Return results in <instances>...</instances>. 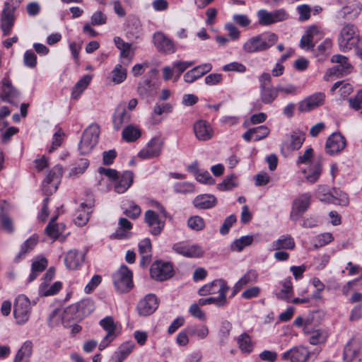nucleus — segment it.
Returning <instances> with one entry per match:
<instances>
[{
    "label": "nucleus",
    "instance_id": "f257e3e1",
    "mask_svg": "<svg viewBox=\"0 0 362 362\" xmlns=\"http://www.w3.org/2000/svg\"><path fill=\"white\" fill-rule=\"evenodd\" d=\"M278 40L274 33L264 32L248 38L243 45V50L247 54L263 52L274 46Z\"/></svg>",
    "mask_w": 362,
    "mask_h": 362
},
{
    "label": "nucleus",
    "instance_id": "f03ea898",
    "mask_svg": "<svg viewBox=\"0 0 362 362\" xmlns=\"http://www.w3.org/2000/svg\"><path fill=\"white\" fill-rule=\"evenodd\" d=\"M361 38L356 26L353 24H346L342 28L338 38V44L341 51L346 52L353 47L356 48Z\"/></svg>",
    "mask_w": 362,
    "mask_h": 362
},
{
    "label": "nucleus",
    "instance_id": "7ed1b4c3",
    "mask_svg": "<svg viewBox=\"0 0 362 362\" xmlns=\"http://www.w3.org/2000/svg\"><path fill=\"white\" fill-rule=\"evenodd\" d=\"M259 99L265 105H271L279 96L276 86L272 83V75L264 72L258 77Z\"/></svg>",
    "mask_w": 362,
    "mask_h": 362
},
{
    "label": "nucleus",
    "instance_id": "20e7f679",
    "mask_svg": "<svg viewBox=\"0 0 362 362\" xmlns=\"http://www.w3.org/2000/svg\"><path fill=\"white\" fill-rule=\"evenodd\" d=\"M100 129L98 124H90L83 132L78 149L81 154L89 153L98 142Z\"/></svg>",
    "mask_w": 362,
    "mask_h": 362
},
{
    "label": "nucleus",
    "instance_id": "39448f33",
    "mask_svg": "<svg viewBox=\"0 0 362 362\" xmlns=\"http://www.w3.org/2000/svg\"><path fill=\"white\" fill-rule=\"evenodd\" d=\"M331 62L335 63L336 65L327 70L324 76L325 81H329L331 77L334 76L337 77L346 76L353 71V66L349 62V59L344 55H333L331 58Z\"/></svg>",
    "mask_w": 362,
    "mask_h": 362
},
{
    "label": "nucleus",
    "instance_id": "423d86ee",
    "mask_svg": "<svg viewBox=\"0 0 362 362\" xmlns=\"http://www.w3.org/2000/svg\"><path fill=\"white\" fill-rule=\"evenodd\" d=\"M31 314V302L25 295H18L13 303V316L18 325L26 323Z\"/></svg>",
    "mask_w": 362,
    "mask_h": 362
},
{
    "label": "nucleus",
    "instance_id": "0eeeda50",
    "mask_svg": "<svg viewBox=\"0 0 362 362\" xmlns=\"http://www.w3.org/2000/svg\"><path fill=\"white\" fill-rule=\"evenodd\" d=\"M116 289L120 293L128 292L133 287L132 272L125 265H122L112 276Z\"/></svg>",
    "mask_w": 362,
    "mask_h": 362
},
{
    "label": "nucleus",
    "instance_id": "6e6552de",
    "mask_svg": "<svg viewBox=\"0 0 362 362\" xmlns=\"http://www.w3.org/2000/svg\"><path fill=\"white\" fill-rule=\"evenodd\" d=\"M229 290L227 282L223 279H215L199 288L198 293L204 296L218 293V298L226 299V293Z\"/></svg>",
    "mask_w": 362,
    "mask_h": 362
},
{
    "label": "nucleus",
    "instance_id": "1a4fd4ad",
    "mask_svg": "<svg viewBox=\"0 0 362 362\" xmlns=\"http://www.w3.org/2000/svg\"><path fill=\"white\" fill-rule=\"evenodd\" d=\"M99 325L107 332L106 335L98 345V349H105L117 336V325L112 316H107L100 320Z\"/></svg>",
    "mask_w": 362,
    "mask_h": 362
},
{
    "label": "nucleus",
    "instance_id": "9d476101",
    "mask_svg": "<svg viewBox=\"0 0 362 362\" xmlns=\"http://www.w3.org/2000/svg\"><path fill=\"white\" fill-rule=\"evenodd\" d=\"M172 249L175 253L189 258H199L204 254L201 245H190L185 241L173 244Z\"/></svg>",
    "mask_w": 362,
    "mask_h": 362
},
{
    "label": "nucleus",
    "instance_id": "9b49d317",
    "mask_svg": "<svg viewBox=\"0 0 362 362\" xmlns=\"http://www.w3.org/2000/svg\"><path fill=\"white\" fill-rule=\"evenodd\" d=\"M258 22L261 25H269L288 18V14L283 9H277L273 11H267L261 9L257 12Z\"/></svg>",
    "mask_w": 362,
    "mask_h": 362
},
{
    "label": "nucleus",
    "instance_id": "f8f14e48",
    "mask_svg": "<svg viewBox=\"0 0 362 362\" xmlns=\"http://www.w3.org/2000/svg\"><path fill=\"white\" fill-rule=\"evenodd\" d=\"M311 202V194L309 192L300 194L293 202L290 218L297 221L300 217L308 210Z\"/></svg>",
    "mask_w": 362,
    "mask_h": 362
},
{
    "label": "nucleus",
    "instance_id": "ddd939ff",
    "mask_svg": "<svg viewBox=\"0 0 362 362\" xmlns=\"http://www.w3.org/2000/svg\"><path fill=\"white\" fill-rule=\"evenodd\" d=\"M362 7L360 2L353 1L338 10L334 18L335 21L340 23L345 19H356L361 12Z\"/></svg>",
    "mask_w": 362,
    "mask_h": 362
},
{
    "label": "nucleus",
    "instance_id": "4468645a",
    "mask_svg": "<svg viewBox=\"0 0 362 362\" xmlns=\"http://www.w3.org/2000/svg\"><path fill=\"white\" fill-rule=\"evenodd\" d=\"M63 175L62 167L57 165L47 174L43 181L42 190L46 194H52L57 191V185Z\"/></svg>",
    "mask_w": 362,
    "mask_h": 362
},
{
    "label": "nucleus",
    "instance_id": "2eb2a0df",
    "mask_svg": "<svg viewBox=\"0 0 362 362\" xmlns=\"http://www.w3.org/2000/svg\"><path fill=\"white\" fill-rule=\"evenodd\" d=\"M163 146V141L160 136L152 138L143 148L138 156L142 159H151L160 156Z\"/></svg>",
    "mask_w": 362,
    "mask_h": 362
},
{
    "label": "nucleus",
    "instance_id": "dca6fc26",
    "mask_svg": "<svg viewBox=\"0 0 362 362\" xmlns=\"http://www.w3.org/2000/svg\"><path fill=\"white\" fill-rule=\"evenodd\" d=\"M153 41L156 49L160 53L171 54L177 50L175 42L161 32L153 34Z\"/></svg>",
    "mask_w": 362,
    "mask_h": 362
},
{
    "label": "nucleus",
    "instance_id": "f3484780",
    "mask_svg": "<svg viewBox=\"0 0 362 362\" xmlns=\"http://www.w3.org/2000/svg\"><path fill=\"white\" fill-rule=\"evenodd\" d=\"M158 307V300L157 297L154 294L150 293L139 300L136 310L140 316L146 317L153 314Z\"/></svg>",
    "mask_w": 362,
    "mask_h": 362
},
{
    "label": "nucleus",
    "instance_id": "a211bd4d",
    "mask_svg": "<svg viewBox=\"0 0 362 362\" xmlns=\"http://www.w3.org/2000/svg\"><path fill=\"white\" fill-rule=\"evenodd\" d=\"M343 360L345 362H362L361 346L354 338L351 339L345 345L343 352Z\"/></svg>",
    "mask_w": 362,
    "mask_h": 362
},
{
    "label": "nucleus",
    "instance_id": "6ab92c4d",
    "mask_svg": "<svg viewBox=\"0 0 362 362\" xmlns=\"http://www.w3.org/2000/svg\"><path fill=\"white\" fill-rule=\"evenodd\" d=\"M150 274L157 281H165L173 275V266L168 262H157L151 266Z\"/></svg>",
    "mask_w": 362,
    "mask_h": 362
},
{
    "label": "nucleus",
    "instance_id": "aec40b11",
    "mask_svg": "<svg viewBox=\"0 0 362 362\" xmlns=\"http://www.w3.org/2000/svg\"><path fill=\"white\" fill-rule=\"evenodd\" d=\"M345 146V138L339 133H333L326 141L325 151L327 154L333 156L343 151Z\"/></svg>",
    "mask_w": 362,
    "mask_h": 362
},
{
    "label": "nucleus",
    "instance_id": "412c9836",
    "mask_svg": "<svg viewBox=\"0 0 362 362\" xmlns=\"http://www.w3.org/2000/svg\"><path fill=\"white\" fill-rule=\"evenodd\" d=\"M325 95L322 92H317L304 100L298 104V110L300 112H310L321 105L325 103Z\"/></svg>",
    "mask_w": 362,
    "mask_h": 362
},
{
    "label": "nucleus",
    "instance_id": "4be33fe9",
    "mask_svg": "<svg viewBox=\"0 0 362 362\" xmlns=\"http://www.w3.org/2000/svg\"><path fill=\"white\" fill-rule=\"evenodd\" d=\"M195 137L200 141L211 139L214 132L211 125L206 120L199 119L194 122L193 126Z\"/></svg>",
    "mask_w": 362,
    "mask_h": 362
},
{
    "label": "nucleus",
    "instance_id": "5701e85b",
    "mask_svg": "<svg viewBox=\"0 0 362 362\" xmlns=\"http://www.w3.org/2000/svg\"><path fill=\"white\" fill-rule=\"evenodd\" d=\"M310 351L305 346H296L282 354V359L291 362H306L310 357Z\"/></svg>",
    "mask_w": 362,
    "mask_h": 362
},
{
    "label": "nucleus",
    "instance_id": "b1692460",
    "mask_svg": "<svg viewBox=\"0 0 362 362\" xmlns=\"http://www.w3.org/2000/svg\"><path fill=\"white\" fill-rule=\"evenodd\" d=\"M131 113L127 110V105L124 103H122L117 105L115 109L112 123L115 130L120 129L123 124L131 120Z\"/></svg>",
    "mask_w": 362,
    "mask_h": 362
},
{
    "label": "nucleus",
    "instance_id": "393cba45",
    "mask_svg": "<svg viewBox=\"0 0 362 362\" xmlns=\"http://www.w3.org/2000/svg\"><path fill=\"white\" fill-rule=\"evenodd\" d=\"M211 69L212 65L210 63L198 65L184 74V81L187 83H192L211 71Z\"/></svg>",
    "mask_w": 362,
    "mask_h": 362
},
{
    "label": "nucleus",
    "instance_id": "a878e982",
    "mask_svg": "<svg viewBox=\"0 0 362 362\" xmlns=\"http://www.w3.org/2000/svg\"><path fill=\"white\" fill-rule=\"evenodd\" d=\"M145 221L150 228V233L158 235L163 230L165 223L159 219L158 215L152 210L145 213Z\"/></svg>",
    "mask_w": 362,
    "mask_h": 362
},
{
    "label": "nucleus",
    "instance_id": "bb28decb",
    "mask_svg": "<svg viewBox=\"0 0 362 362\" xmlns=\"http://www.w3.org/2000/svg\"><path fill=\"white\" fill-rule=\"evenodd\" d=\"M320 28L316 25L310 26L302 36L300 41V47L304 50H310L314 48L315 37L320 35Z\"/></svg>",
    "mask_w": 362,
    "mask_h": 362
},
{
    "label": "nucleus",
    "instance_id": "cd10ccee",
    "mask_svg": "<svg viewBox=\"0 0 362 362\" xmlns=\"http://www.w3.org/2000/svg\"><path fill=\"white\" fill-rule=\"evenodd\" d=\"M85 254L76 250H69L64 258V263L67 269L75 270L82 264L84 261Z\"/></svg>",
    "mask_w": 362,
    "mask_h": 362
},
{
    "label": "nucleus",
    "instance_id": "c85d7f7f",
    "mask_svg": "<svg viewBox=\"0 0 362 362\" xmlns=\"http://www.w3.org/2000/svg\"><path fill=\"white\" fill-rule=\"evenodd\" d=\"M115 47L120 51L119 58L127 59L128 65L134 57L135 49L132 48V44L124 42L120 37L116 36L113 39Z\"/></svg>",
    "mask_w": 362,
    "mask_h": 362
},
{
    "label": "nucleus",
    "instance_id": "c756f323",
    "mask_svg": "<svg viewBox=\"0 0 362 362\" xmlns=\"http://www.w3.org/2000/svg\"><path fill=\"white\" fill-rule=\"evenodd\" d=\"M92 212V204L81 203L74 214V223L79 226H83L88 221Z\"/></svg>",
    "mask_w": 362,
    "mask_h": 362
},
{
    "label": "nucleus",
    "instance_id": "7c9ffc66",
    "mask_svg": "<svg viewBox=\"0 0 362 362\" xmlns=\"http://www.w3.org/2000/svg\"><path fill=\"white\" fill-rule=\"evenodd\" d=\"M117 179V180L115 183V190L116 192L122 194L125 192L132 185L134 175L132 171H125Z\"/></svg>",
    "mask_w": 362,
    "mask_h": 362
},
{
    "label": "nucleus",
    "instance_id": "2f4dec72",
    "mask_svg": "<svg viewBox=\"0 0 362 362\" xmlns=\"http://www.w3.org/2000/svg\"><path fill=\"white\" fill-rule=\"evenodd\" d=\"M14 21V11L4 8L1 16V28L4 35L10 34Z\"/></svg>",
    "mask_w": 362,
    "mask_h": 362
},
{
    "label": "nucleus",
    "instance_id": "473e14b6",
    "mask_svg": "<svg viewBox=\"0 0 362 362\" xmlns=\"http://www.w3.org/2000/svg\"><path fill=\"white\" fill-rule=\"evenodd\" d=\"M139 251L141 257L140 264L144 267L150 263L151 259V243L150 239L145 238L139 242Z\"/></svg>",
    "mask_w": 362,
    "mask_h": 362
},
{
    "label": "nucleus",
    "instance_id": "72a5a7b5",
    "mask_svg": "<svg viewBox=\"0 0 362 362\" xmlns=\"http://www.w3.org/2000/svg\"><path fill=\"white\" fill-rule=\"evenodd\" d=\"M48 262L45 257H37L31 264V272L28 279V283L33 281L39 274L47 267Z\"/></svg>",
    "mask_w": 362,
    "mask_h": 362
},
{
    "label": "nucleus",
    "instance_id": "f704fd0d",
    "mask_svg": "<svg viewBox=\"0 0 362 362\" xmlns=\"http://www.w3.org/2000/svg\"><path fill=\"white\" fill-rule=\"evenodd\" d=\"M296 246L293 238L288 235L280 236L276 240L272 243V250H293Z\"/></svg>",
    "mask_w": 362,
    "mask_h": 362
},
{
    "label": "nucleus",
    "instance_id": "c9c22d12",
    "mask_svg": "<svg viewBox=\"0 0 362 362\" xmlns=\"http://www.w3.org/2000/svg\"><path fill=\"white\" fill-rule=\"evenodd\" d=\"M193 204L197 209H210L216 205V198L211 194H202L194 199Z\"/></svg>",
    "mask_w": 362,
    "mask_h": 362
},
{
    "label": "nucleus",
    "instance_id": "e433bc0d",
    "mask_svg": "<svg viewBox=\"0 0 362 362\" xmlns=\"http://www.w3.org/2000/svg\"><path fill=\"white\" fill-rule=\"evenodd\" d=\"M2 95L1 98L4 101L11 103V99L17 98L19 95L18 91L11 85V81L7 78L2 81Z\"/></svg>",
    "mask_w": 362,
    "mask_h": 362
},
{
    "label": "nucleus",
    "instance_id": "4c0bfd02",
    "mask_svg": "<svg viewBox=\"0 0 362 362\" xmlns=\"http://www.w3.org/2000/svg\"><path fill=\"white\" fill-rule=\"evenodd\" d=\"M91 80L92 76L90 75L87 74L83 76L73 87L71 91L72 98L75 100L78 99L87 88Z\"/></svg>",
    "mask_w": 362,
    "mask_h": 362
},
{
    "label": "nucleus",
    "instance_id": "58836bf2",
    "mask_svg": "<svg viewBox=\"0 0 362 362\" xmlns=\"http://www.w3.org/2000/svg\"><path fill=\"white\" fill-rule=\"evenodd\" d=\"M33 352V344L30 341H26L23 343L21 349L17 352L14 362H28Z\"/></svg>",
    "mask_w": 362,
    "mask_h": 362
},
{
    "label": "nucleus",
    "instance_id": "ea45409f",
    "mask_svg": "<svg viewBox=\"0 0 362 362\" xmlns=\"http://www.w3.org/2000/svg\"><path fill=\"white\" fill-rule=\"evenodd\" d=\"M38 241V237L36 235H33L26 240L23 244L21 245V251L16 255L15 260L16 262H19L21 260L25 255L30 252L33 248L35 247Z\"/></svg>",
    "mask_w": 362,
    "mask_h": 362
},
{
    "label": "nucleus",
    "instance_id": "a19ab883",
    "mask_svg": "<svg viewBox=\"0 0 362 362\" xmlns=\"http://www.w3.org/2000/svg\"><path fill=\"white\" fill-rule=\"evenodd\" d=\"M322 172V168L320 162H317L307 170H303L306 180L311 183L315 182L319 179Z\"/></svg>",
    "mask_w": 362,
    "mask_h": 362
},
{
    "label": "nucleus",
    "instance_id": "79ce46f5",
    "mask_svg": "<svg viewBox=\"0 0 362 362\" xmlns=\"http://www.w3.org/2000/svg\"><path fill=\"white\" fill-rule=\"evenodd\" d=\"M305 134L303 131L297 129L293 131L290 136V144L288 148L291 151L298 150L303 145Z\"/></svg>",
    "mask_w": 362,
    "mask_h": 362
},
{
    "label": "nucleus",
    "instance_id": "37998d69",
    "mask_svg": "<svg viewBox=\"0 0 362 362\" xmlns=\"http://www.w3.org/2000/svg\"><path fill=\"white\" fill-rule=\"evenodd\" d=\"M141 135V129L134 124L127 126L122 131V138L127 142L135 141Z\"/></svg>",
    "mask_w": 362,
    "mask_h": 362
},
{
    "label": "nucleus",
    "instance_id": "c03bdc74",
    "mask_svg": "<svg viewBox=\"0 0 362 362\" xmlns=\"http://www.w3.org/2000/svg\"><path fill=\"white\" fill-rule=\"evenodd\" d=\"M65 229L64 224L55 223L54 219H51L45 228L46 234L53 239H57L62 235Z\"/></svg>",
    "mask_w": 362,
    "mask_h": 362
},
{
    "label": "nucleus",
    "instance_id": "a18cd8bd",
    "mask_svg": "<svg viewBox=\"0 0 362 362\" xmlns=\"http://www.w3.org/2000/svg\"><path fill=\"white\" fill-rule=\"evenodd\" d=\"M78 309L79 315L78 317H81L82 320L86 316L90 315L94 310V303L90 299H84L76 303Z\"/></svg>",
    "mask_w": 362,
    "mask_h": 362
},
{
    "label": "nucleus",
    "instance_id": "49530a36",
    "mask_svg": "<svg viewBox=\"0 0 362 362\" xmlns=\"http://www.w3.org/2000/svg\"><path fill=\"white\" fill-rule=\"evenodd\" d=\"M252 235H245L235 240L230 245V249L235 252H240L253 242Z\"/></svg>",
    "mask_w": 362,
    "mask_h": 362
},
{
    "label": "nucleus",
    "instance_id": "de8ad7c7",
    "mask_svg": "<svg viewBox=\"0 0 362 362\" xmlns=\"http://www.w3.org/2000/svg\"><path fill=\"white\" fill-rule=\"evenodd\" d=\"M337 88H339L341 96L344 98L350 95L353 91V86L344 81L336 82L331 88L330 91L333 93Z\"/></svg>",
    "mask_w": 362,
    "mask_h": 362
},
{
    "label": "nucleus",
    "instance_id": "09e8293b",
    "mask_svg": "<svg viewBox=\"0 0 362 362\" xmlns=\"http://www.w3.org/2000/svg\"><path fill=\"white\" fill-rule=\"evenodd\" d=\"M62 288V283L56 281L53 285L47 288V284H42L39 288L40 295L42 296H49L57 294Z\"/></svg>",
    "mask_w": 362,
    "mask_h": 362
},
{
    "label": "nucleus",
    "instance_id": "8fccbe9b",
    "mask_svg": "<svg viewBox=\"0 0 362 362\" xmlns=\"http://www.w3.org/2000/svg\"><path fill=\"white\" fill-rule=\"evenodd\" d=\"M78 313L79 312L76 303L72 304L64 310L62 319L67 321H80L81 319V317H78L79 315Z\"/></svg>",
    "mask_w": 362,
    "mask_h": 362
},
{
    "label": "nucleus",
    "instance_id": "3c124183",
    "mask_svg": "<svg viewBox=\"0 0 362 362\" xmlns=\"http://www.w3.org/2000/svg\"><path fill=\"white\" fill-rule=\"evenodd\" d=\"M293 293V285L291 278L286 279L282 283V288L278 293V298L289 300Z\"/></svg>",
    "mask_w": 362,
    "mask_h": 362
},
{
    "label": "nucleus",
    "instance_id": "603ef678",
    "mask_svg": "<svg viewBox=\"0 0 362 362\" xmlns=\"http://www.w3.org/2000/svg\"><path fill=\"white\" fill-rule=\"evenodd\" d=\"M238 343L243 352L250 353L252 351L253 345L250 337L247 334H242L238 338Z\"/></svg>",
    "mask_w": 362,
    "mask_h": 362
},
{
    "label": "nucleus",
    "instance_id": "864d4df0",
    "mask_svg": "<svg viewBox=\"0 0 362 362\" xmlns=\"http://www.w3.org/2000/svg\"><path fill=\"white\" fill-rule=\"evenodd\" d=\"M112 74V81L117 84L122 83L127 78V69L123 68L120 64L115 66Z\"/></svg>",
    "mask_w": 362,
    "mask_h": 362
},
{
    "label": "nucleus",
    "instance_id": "5fc2aeb1",
    "mask_svg": "<svg viewBox=\"0 0 362 362\" xmlns=\"http://www.w3.org/2000/svg\"><path fill=\"white\" fill-rule=\"evenodd\" d=\"M153 90V85L149 79H145L141 81L138 85L137 92L143 97L151 95Z\"/></svg>",
    "mask_w": 362,
    "mask_h": 362
},
{
    "label": "nucleus",
    "instance_id": "6e6d98bb",
    "mask_svg": "<svg viewBox=\"0 0 362 362\" xmlns=\"http://www.w3.org/2000/svg\"><path fill=\"white\" fill-rule=\"evenodd\" d=\"M238 186L237 177L234 175L227 176L222 182L218 184L217 188L221 191L230 190Z\"/></svg>",
    "mask_w": 362,
    "mask_h": 362
},
{
    "label": "nucleus",
    "instance_id": "4d7b16f0",
    "mask_svg": "<svg viewBox=\"0 0 362 362\" xmlns=\"http://www.w3.org/2000/svg\"><path fill=\"white\" fill-rule=\"evenodd\" d=\"M332 42L330 39H325L323 42H322L316 49H313L315 54L317 57L320 56H326L327 55L330 49L332 48Z\"/></svg>",
    "mask_w": 362,
    "mask_h": 362
},
{
    "label": "nucleus",
    "instance_id": "13d9d810",
    "mask_svg": "<svg viewBox=\"0 0 362 362\" xmlns=\"http://www.w3.org/2000/svg\"><path fill=\"white\" fill-rule=\"evenodd\" d=\"M187 226L193 230L199 231L204 228L205 221L202 217L194 216L188 218Z\"/></svg>",
    "mask_w": 362,
    "mask_h": 362
},
{
    "label": "nucleus",
    "instance_id": "bf43d9fd",
    "mask_svg": "<svg viewBox=\"0 0 362 362\" xmlns=\"http://www.w3.org/2000/svg\"><path fill=\"white\" fill-rule=\"evenodd\" d=\"M334 237L330 233H324L317 235L314 239V247L316 248L323 247L330 243Z\"/></svg>",
    "mask_w": 362,
    "mask_h": 362
},
{
    "label": "nucleus",
    "instance_id": "052dcab7",
    "mask_svg": "<svg viewBox=\"0 0 362 362\" xmlns=\"http://www.w3.org/2000/svg\"><path fill=\"white\" fill-rule=\"evenodd\" d=\"M187 332L189 335H197L200 339H205L209 334V329L205 325H202L200 327L189 326L187 327Z\"/></svg>",
    "mask_w": 362,
    "mask_h": 362
},
{
    "label": "nucleus",
    "instance_id": "680f3d73",
    "mask_svg": "<svg viewBox=\"0 0 362 362\" xmlns=\"http://www.w3.org/2000/svg\"><path fill=\"white\" fill-rule=\"evenodd\" d=\"M232 329V325L228 321H223L221 323L219 332H218V337L220 339V344L223 345L225 344L226 341L227 340L230 332Z\"/></svg>",
    "mask_w": 362,
    "mask_h": 362
},
{
    "label": "nucleus",
    "instance_id": "e2e57ef3",
    "mask_svg": "<svg viewBox=\"0 0 362 362\" xmlns=\"http://www.w3.org/2000/svg\"><path fill=\"white\" fill-rule=\"evenodd\" d=\"M317 197L324 202L331 203L334 201V194L328 192L325 186H319L316 192Z\"/></svg>",
    "mask_w": 362,
    "mask_h": 362
},
{
    "label": "nucleus",
    "instance_id": "0e129e2a",
    "mask_svg": "<svg viewBox=\"0 0 362 362\" xmlns=\"http://www.w3.org/2000/svg\"><path fill=\"white\" fill-rule=\"evenodd\" d=\"M196 180L204 184L214 185L215 183L214 179L211 176L209 173L204 170H197L195 175Z\"/></svg>",
    "mask_w": 362,
    "mask_h": 362
},
{
    "label": "nucleus",
    "instance_id": "69168bd1",
    "mask_svg": "<svg viewBox=\"0 0 362 362\" xmlns=\"http://www.w3.org/2000/svg\"><path fill=\"white\" fill-rule=\"evenodd\" d=\"M198 303L201 306L206 305L215 304L218 307H223L226 305L227 299H222L218 297H210L207 298H200L198 300Z\"/></svg>",
    "mask_w": 362,
    "mask_h": 362
},
{
    "label": "nucleus",
    "instance_id": "338daca9",
    "mask_svg": "<svg viewBox=\"0 0 362 362\" xmlns=\"http://www.w3.org/2000/svg\"><path fill=\"white\" fill-rule=\"evenodd\" d=\"M349 107L355 111H361L362 113V90L349 99Z\"/></svg>",
    "mask_w": 362,
    "mask_h": 362
},
{
    "label": "nucleus",
    "instance_id": "774afa93",
    "mask_svg": "<svg viewBox=\"0 0 362 362\" xmlns=\"http://www.w3.org/2000/svg\"><path fill=\"white\" fill-rule=\"evenodd\" d=\"M135 347V344L134 341H126L122 344L117 349L118 353L123 356L125 359L128 357V356L132 352L133 349Z\"/></svg>",
    "mask_w": 362,
    "mask_h": 362
}]
</instances>
